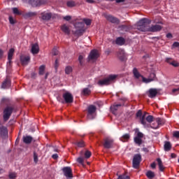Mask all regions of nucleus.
<instances>
[{"label": "nucleus", "instance_id": "f257e3e1", "mask_svg": "<svg viewBox=\"0 0 179 179\" xmlns=\"http://www.w3.org/2000/svg\"><path fill=\"white\" fill-rule=\"evenodd\" d=\"M148 24H150V21H149L147 18H142L138 21L137 29L142 32H147L149 28Z\"/></svg>", "mask_w": 179, "mask_h": 179}, {"label": "nucleus", "instance_id": "f03ea898", "mask_svg": "<svg viewBox=\"0 0 179 179\" xmlns=\"http://www.w3.org/2000/svg\"><path fill=\"white\" fill-rule=\"evenodd\" d=\"M116 75H109L103 79L99 80L97 82V85L99 86L109 85L113 82H114L116 80Z\"/></svg>", "mask_w": 179, "mask_h": 179}, {"label": "nucleus", "instance_id": "7ed1b4c3", "mask_svg": "<svg viewBox=\"0 0 179 179\" xmlns=\"http://www.w3.org/2000/svg\"><path fill=\"white\" fill-rule=\"evenodd\" d=\"M15 110V106L14 104H10L7 106L3 110V120L7 122L10 116L12 115L13 111Z\"/></svg>", "mask_w": 179, "mask_h": 179}, {"label": "nucleus", "instance_id": "20e7f679", "mask_svg": "<svg viewBox=\"0 0 179 179\" xmlns=\"http://www.w3.org/2000/svg\"><path fill=\"white\" fill-rule=\"evenodd\" d=\"M141 159H142V157L141 154H135V155H134V158L132 161L133 168H134L135 169H138L141 164Z\"/></svg>", "mask_w": 179, "mask_h": 179}, {"label": "nucleus", "instance_id": "39448f33", "mask_svg": "<svg viewBox=\"0 0 179 179\" xmlns=\"http://www.w3.org/2000/svg\"><path fill=\"white\" fill-rule=\"evenodd\" d=\"M96 111V107L94 105H90L87 107V119L94 120L95 113Z\"/></svg>", "mask_w": 179, "mask_h": 179}, {"label": "nucleus", "instance_id": "423d86ee", "mask_svg": "<svg viewBox=\"0 0 179 179\" xmlns=\"http://www.w3.org/2000/svg\"><path fill=\"white\" fill-rule=\"evenodd\" d=\"M127 101V99H121L120 102L115 103L113 106H110V110L112 112L117 111L120 107L124 106L125 105V102Z\"/></svg>", "mask_w": 179, "mask_h": 179}, {"label": "nucleus", "instance_id": "0eeeda50", "mask_svg": "<svg viewBox=\"0 0 179 179\" xmlns=\"http://www.w3.org/2000/svg\"><path fill=\"white\" fill-rule=\"evenodd\" d=\"M99 57V54L97 50H92L87 57L88 61H96Z\"/></svg>", "mask_w": 179, "mask_h": 179}, {"label": "nucleus", "instance_id": "6e6552de", "mask_svg": "<svg viewBox=\"0 0 179 179\" xmlns=\"http://www.w3.org/2000/svg\"><path fill=\"white\" fill-rule=\"evenodd\" d=\"M62 97L66 103H72L73 102V96L72 94L69 92L63 93Z\"/></svg>", "mask_w": 179, "mask_h": 179}, {"label": "nucleus", "instance_id": "1a4fd4ad", "mask_svg": "<svg viewBox=\"0 0 179 179\" xmlns=\"http://www.w3.org/2000/svg\"><path fill=\"white\" fill-rule=\"evenodd\" d=\"M163 29V27L159 24H152L151 26H149L147 30V32H159L161 31Z\"/></svg>", "mask_w": 179, "mask_h": 179}, {"label": "nucleus", "instance_id": "9d476101", "mask_svg": "<svg viewBox=\"0 0 179 179\" xmlns=\"http://www.w3.org/2000/svg\"><path fill=\"white\" fill-rule=\"evenodd\" d=\"M104 17L106 19L107 21L110 22L112 24H119L120 20L110 14H105Z\"/></svg>", "mask_w": 179, "mask_h": 179}, {"label": "nucleus", "instance_id": "9b49d317", "mask_svg": "<svg viewBox=\"0 0 179 179\" xmlns=\"http://www.w3.org/2000/svg\"><path fill=\"white\" fill-rule=\"evenodd\" d=\"M38 13L36 11H28L22 13V17L25 20H31L32 18L36 17Z\"/></svg>", "mask_w": 179, "mask_h": 179}, {"label": "nucleus", "instance_id": "f8f14e48", "mask_svg": "<svg viewBox=\"0 0 179 179\" xmlns=\"http://www.w3.org/2000/svg\"><path fill=\"white\" fill-rule=\"evenodd\" d=\"M47 3V0H32L31 6L34 8L40 7Z\"/></svg>", "mask_w": 179, "mask_h": 179}, {"label": "nucleus", "instance_id": "ddd939ff", "mask_svg": "<svg viewBox=\"0 0 179 179\" xmlns=\"http://www.w3.org/2000/svg\"><path fill=\"white\" fill-rule=\"evenodd\" d=\"M156 126L155 124H150V128L152 129H157L159 128L160 125H164L165 124V120L164 119H161V117H157L156 119Z\"/></svg>", "mask_w": 179, "mask_h": 179}, {"label": "nucleus", "instance_id": "4468645a", "mask_svg": "<svg viewBox=\"0 0 179 179\" xmlns=\"http://www.w3.org/2000/svg\"><path fill=\"white\" fill-rule=\"evenodd\" d=\"M148 96L150 99L155 98L158 94V90L157 88H150L146 92Z\"/></svg>", "mask_w": 179, "mask_h": 179}, {"label": "nucleus", "instance_id": "2eb2a0df", "mask_svg": "<svg viewBox=\"0 0 179 179\" xmlns=\"http://www.w3.org/2000/svg\"><path fill=\"white\" fill-rule=\"evenodd\" d=\"M147 115H148V112H144L142 115L141 117L140 118V122L143 126L144 128H150L151 124H148L145 120L147 117Z\"/></svg>", "mask_w": 179, "mask_h": 179}, {"label": "nucleus", "instance_id": "dca6fc26", "mask_svg": "<svg viewBox=\"0 0 179 179\" xmlns=\"http://www.w3.org/2000/svg\"><path fill=\"white\" fill-rule=\"evenodd\" d=\"M62 171H63L64 176L66 178H73V173L71 167H64L62 169Z\"/></svg>", "mask_w": 179, "mask_h": 179}, {"label": "nucleus", "instance_id": "f3484780", "mask_svg": "<svg viewBox=\"0 0 179 179\" xmlns=\"http://www.w3.org/2000/svg\"><path fill=\"white\" fill-rule=\"evenodd\" d=\"M30 59V56L21 55V57H20V62H21V65L24 66L29 64Z\"/></svg>", "mask_w": 179, "mask_h": 179}, {"label": "nucleus", "instance_id": "a211bd4d", "mask_svg": "<svg viewBox=\"0 0 179 179\" xmlns=\"http://www.w3.org/2000/svg\"><path fill=\"white\" fill-rule=\"evenodd\" d=\"M103 145L106 149L112 148L113 146V140L112 138H105Z\"/></svg>", "mask_w": 179, "mask_h": 179}, {"label": "nucleus", "instance_id": "6ab92c4d", "mask_svg": "<svg viewBox=\"0 0 179 179\" xmlns=\"http://www.w3.org/2000/svg\"><path fill=\"white\" fill-rule=\"evenodd\" d=\"M117 57L121 62H125L127 60V57H126L124 50H123V49L118 50Z\"/></svg>", "mask_w": 179, "mask_h": 179}, {"label": "nucleus", "instance_id": "aec40b11", "mask_svg": "<svg viewBox=\"0 0 179 179\" xmlns=\"http://www.w3.org/2000/svg\"><path fill=\"white\" fill-rule=\"evenodd\" d=\"M11 85V81H10V79L7 77L6 78V80L2 83V85H1V88L2 89H8Z\"/></svg>", "mask_w": 179, "mask_h": 179}, {"label": "nucleus", "instance_id": "412c9836", "mask_svg": "<svg viewBox=\"0 0 179 179\" xmlns=\"http://www.w3.org/2000/svg\"><path fill=\"white\" fill-rule=\"evenodd\" d=\"M41 16H42L43 20L49 21L52 18V15L51 13L43 12L41 13Z\"/></svg>", "mask_w": 179, "mask_h": 179}, {"label": "nucleus", "instance_id": "4be33fe9", "mask_svg": "<svg viewBox=\"0 0 179 179\" xmlns=\"http://www.w3.org/2000/svg\"><path fill=\"white\" fill-rule=\"evenodd\" d=\"M33 141L31 136H22V142L27 145H29Z\"/></svg>", "mask_w": 179, "mask_h": 179}, {"label": "nucleus", "instance_id": "5701e85b", "mask_svg": "<svg viewBox=\"0 0 179 179\" xmlns=\"http://www.w3.org/2000/svg\"><path fill=\"white\" fill-rule=\"evenodd\" d=\"M31 52H32L33 55H37L39 52V46L38 43L32 44Z\"/></svg>", "mask_w": 179, "mask_h": 179}, {"label": "nucleus", "instance_id": "b1692460", "mask_svg": "<svg viewBox=\"0 0 179 179\" xmlns=\"http://www.w3.org/2000/svg\"><path fill=\"white\" fill-rule=\"evenodd\" d=\"M61 30L62 32H64L66 35H70L71 30L66 24H64L61 26Z\"/></svg>", "mask_w": 179, "mask_h": 179}, {"label": "nucleus", "instance_id": "393cba45", "mask_svg": "<svg viewBox=\"0 0 179 179\" xmlns=\"http://www.w3.org/2000/svg\"><path fill=\"white\" fill-rule=\"evenodd\" d=\"M85 32L83 29H76L75 31H72V33L76 36H82Z\"/></svg>", "mask_w": 179, "mask_h": 179}, {"label": "nucleus", "instance_id": "a878e982", "mask_svg": "<svg viewBox=\"0 0 179 179\" xmlns=\"http://www.w3.org/2000/svg\"><path fill=\"white\" fill-rule=\"evenodd\" d=\"M74 28L76 29H83L85 27L84 22H76L73 24Z\"/></svg>", "mask_w": 179, "mask_h": 179}, {"label": "nucleus", "instance_id": "bb28decb", "mask_svg": "<svg viewBox=\"0 0 179 179\" xmlns=\"http://www.w3.org/2000/svg\"><path fill=\"white\" fill-rule=\"evenodd\" d=\"M133 74H134V78L136 79H139L140 78H143V76H142L140 73V72L136 67L133 69Z\"/></svg>", "mask_w": 179, "mask_h": 179}, {"label": "nucleus", "instance_id": "cd10ccee", "mask_svg": "<svg viewBox=\"0 0 179 179\" xmlns=\"http://www.w3.org/2000/svg\"><path fill=\"white\" fill-rule=\"evenodd\" d=\"M115 43L120 46L124 45L125 43V39L123 37H117L115 40Z\"/></svg>", "mask_w": 179, "mask_h": 179}, {"label": "nucleus", "instance_id": "c85d7f7f", "mask_svg": "<svg viewBox=\"0 0 179 179\" xmlns=\"http://www.w3.org/2000/svg\"><path fill=\"white\" fill-rule=\"evenodd\" d=\"M0 134L2 136H6L8 135V129L5 126L0 127Z\"/></svg>", "mask_w": 179, "mask_h": 179}, {"label": "nucleus", "instance_id": "c756f323", "mask_svg": "<svg viewBox=\"0 0 179 179\" xmlns=\"http://www.w3.org/2000/svg\"><path fill=\"white\" fill-rule=\"evenodd\" d=\"M91 93H92V91L88 87L83 88L82 92H81V94L83 95V96H89V95L91 94Z\"/></svg>", "mask_w": 179, "mask_h": 179}, {"label": "nucleus", "instance_id": "7c9ffc66", "mask_svg": "<svg viewBox=\"0 0 179 179\" xmlns=\"http://www.w3.org/2000/svg\"><path fill=\"white\" fill-rule=\"evenodd\" d=\"M164 150L166 152L170 151L171 150L172 145L170 141H165L164 145Z\"/></svg>", "mask_w": 179, "mask_h": 179}, {"label": "nucleus", "instance_id": "2f4dec72", "mask_svg": "<svg viewBox=\"0 0 179 179\" xmlns=\"http://www.w3.org/2000/svg\"><path fill=\"white\" fill-rule=\"evenodd\" d=\"M157 162L158 164L159 169L160 171L163 172L165 169V167L163 165V162L160 158L157 159Z\"/></svg>", "mask_w": 179, "mask_h": 179}, {"label": "nucleus", "instance_id": "473e14b6", "mask_svg": "<svg viewBox=\"0 0 179 179\" xmlns=\"http://www.w3.org/2000/svg\"><path fill=\"white\" fill-rule=\"evenodd\" d=\"M145 120L148 124H151L154 121V116L148 115V116H146Z\"/></svg>", "mask_w": 179, "mask_h": 179}, {"label": "nucleus", "instance_id": "72a5a7b5", "mask_svg": "<svg viewBox=\"0 0 179 179\" xmlns=\"http://www.w3.org/2000/svg\"><path fill=\"white\" fill-rule=\"evenodd\" d=\"M66 6H67L68 8H74V7L76 6V3L75 1H72V0H71V1H66Z\"/></svg>", "mask_w": 179, "mask_h": 179}, {"label": "nucleus", "instance_id": "f704fd0d", "mask_svg": "<svg viewBox=\"0 0 179 179\" xmlns=\"http://www.w3.org/2000/svg\"><path fill=\"white\" fill-rule=\"evenodd\" d=\"M15 52V49L14 48H10L8 50V59L10 60L13 59V55Z\"/></svg>", "mask_w": 179, "mask_h": 179}, {"label": "nucleus", "instance_id": "c9c22d12", "mask_svg": "<svg viewBox=\"0 0 179 179\" xmlns=\"http://www.w3.org/2000/svg\"><path fill=\"white\" fill-rule=\"evenodd\" d=\"M74 144L78 148L85 147V141H83V140H80V141H76V143H74Z\"/></svg>", "mask_w": 179, "mask_h": 179}, {"label": "nucleus", "instance_id": "e433bc0d", "mask_svg": "<svg viewBox=\"0 0 179 179\" xmlns=\"http://www.w3.org/2000/svg\"><path fill=\"white\" fill-rule=\"evenodd\" d=\"M145 175L149 179H153L155 177V173L151 171H148Z\"/></svg>", "mask_w": 179, "mask_h": 179}, {"label": "nucleus", "instance_id": "4c0bfd02", "mask_svg": "<svg viewBox=\"0 0 179 179\" xmlns=\"http://www.w3.org/2000/svg\"><path fill=\"white\" fill-rule=\"evenodd\" d=\"M45 70V65H41L39 66V75L43 76Z\"/></svg>", "mask_w": 179, "mask_h": 179}, {"label": "nucleus", "instance_id": "58836bf2", "mask_svg": "<svg viewBox=\"0 0 179 179\" xmlns=\"http://www.w3.org/2000/svg\"><path fill=\"white\" fill-rule=\"evenodd\" d=\"M13 13L16 15H22L23 13L17 8H13Z\"/></svg>", "mask_w": 179, "mask_h": 179}, {"label": "nucleus", "instance_id": "ea45409f", "mask_svg": "<svg viewBox=\"0 0 179 179\" xmlns=\"http://www.w3.org/2000/svg\"><path fill=\"white\" fill-rule=\"evenodd\" d=\"M134 143L138 145H141L143 143V140L139 137H134Z\"/></svg>", "mask_w": 179, "mask_h": 179}, {"label": "nucleus", "instance_id": "a19ab883", "mask_svg": "<svg viewBox=\"0 0 179 179\" xmlns=\"http://www.w3.org/2000/svg\"><path fill=\"white\" fill-rule=\"evenodd\" d=\"M72 71H73V69H72V67H71V66H66V68H65V73H66V75L71 74V73L72 72Z\"/></svg>", "mask_w": 179, "mask_h": 179}, {"label": "nucleus", "instance_id": "79ce46f5", "mask_svg": "<svg viewBox=\"0 0 179 179\" xmlns=\"http://www.w3.org/2000/svg\"><path fill=\"white\" fill-rule=\"evenodd\" d=\"M84 156L85 159H90L92 156L91 151H89V150H86V151L84 153Z\"/></svg>", "mask_w": 179, "mask_h": 179}, {"label": "nucleus", "instance_id": "37998d69", "mask_svg": "<svg viewBox=\"0 0 179 179\" xmlns=\"http://www.w3.org/2000/svg\"><path fill=\"white\" fill-rule=\"evenodd\" d=\"M142 80L145 83H150L153 81V79L150 78H146L144 76H142Z\"/></svg>", "mask_w": 179, "mask_h": 179}, {"label": "nucleus", "instance_id": "c03bdc74", "mask_svg": "<svg viewBox=\"0 0 179 179\" xmlns=\"http://www.w3.org/2000/svg\"><path fill=\"white\" fill-rule=\"evenodd\" d=\"M83 59H84L83 55H80L78 56V62H79V64H80V66H83V64H84Z\"/></svg>", "mask_w": 179, "mask_h": 179}, {"label": "nucleus", "instance_id": "a18cd8bd", "mask_svg": "<svg viewBox=\"0 0 179 179\" xmlns=\"http://www.w3.org/2000/svg\"><path fill=\"white\" fill-rule=\"evenodd\" d=\"M52 55H53V56H57L59 55V50L56 47L53 48V50H52Z\"/></svg>", "mask_w": 179, "mask_h": 179}, {"label": "nucleus", "instance_id": "49530a36", "mask_svg": "<svg viewBox=\"0 0 179 179\" xmlns=\"http://www.w3.org/2000/svg\"><path fill=\"white\" fill-rule=\"evenodd\" d=\"M83 23L87 26H90L92 24V20L90 19H83Z\"/></svg>", "mask_w": 179, "mask_h": 179}, {"label": "nucleus", "instance_id": "de8ad7c7", "mask_svg": "<svg viewBox=\"0 0 179 179\" xmlns=\"http://www.w3.org/2000/svg\"><path fill=\"white\" fill-rule=\"evenodd\" d=\"M150 79H152V81H155L156 79V73H150L148 77Z\"/></svg>", "mask_w": 179, "mask_h": 179}, {"label": "nucleus", "instance_id": "09e8293b", "mask_svg": "<svg viewBox=\"0 0 179 179\" xmlns=\"http://www.w3.org/2000/svg\"><path fill=\"white\" fill-rule=\"evenodd\" d=\"M117 179H130V177L127 175L123 174L118 176Z\"/></svg>", "mask_w": 179, "mask_h": 179}, {"label": "nucleus", "instance_id": "8fccbe9b", "mask_svg": "<svg viewBox=\"0 0 179 179\" xmlns=\"http://www.w3.org/2000/svg\"><path fill=\"white\" fill-rule=\"evenodd\" d=\"M171 66H173V67L175 68H178L179 67V62H176V60H173L172 62H171Z\"/></svg>", "mask_w": 179, "mask_h": 179}, {"label": "nucleus", "instance_id": "3c124183", "mask_svg": "<svg viewBox=\"0 0 179 179\" xmlns=\"http://www.w3.org/2000/svg\"><path fill=\"white\" fill-rule=\"evenodd\" d=\"M136 117H139L140 119L143 117V112L141 110H138V112H136Z\"/></svg>", "mask_w": 179, "mask_h": 179}, {"label": "nucleus", "instance_id": "603ef678", "mask_svg": "<svg viewBox=\"0 0 179 179\" xmlns=\"http://www.w3.org/2000/svg\"><path fill=\"white\" fill-rule=\"evenodd\" d=\"M173 60H174V59H173V58H171V57H166V58L165 59V62H166V63L169 64L170 65L171 64V63L173 62Z\"/></svg>", "mask_w": 179, "mask_h": 179}, {"label": "nucleus", "instance_id": "864d4df0", "mask_svg": "<svg viewBox=\"0 0 179 179\" xmlns=\"http://www.w3.org/2000/svg\"><path fill=\"white\" fill-rule=\"evenodd\" d=\"M121 138L123 139L124 141H127L130 138V135L128 134H124Z\"/></svg>", "mask_w": 179, "mask_h": 179}, {"label": "nucleus", "instance_id": "5fc2aeb1", "mask_svg": "<svg viewBox=\"0 0 179 179\" xmlns=\"http://www.w3.org/2000/svg\"><path fill=\"white\" fill-rule=\"evenodd\" d=\"M59 62L58 59H56L55 61V69L57 70V69L59 68Z\"/></svg>", "mask_w": 179, "mask_h": 179}, {"label": "nucleus", "instance_id": "6e6d98bb", "mask_svg": "<svg viewBox=\"0 0 179 179\" xmlns=\"http://www.w3.org/2000/svg\"><path fill=\"white\" fill-rule=\"evenodd\" d=\"M38 162V155L36 152H34V162H35V164H37Z\"/></svg>", "mask_w": 179, "mask_h": 179}, {"label": "nucleus", "instance_id": "4d7b16f0", "mask_svg": "<svg viewBox=\"0 0 179 179\" xmlns=\"http://www.w3.org/2000/svg\"><path fill=\"white\" fill-rule=\"evenodd\" d=\"M17 177V175L15 173H10V175H8V178H10V179H15Z\"/></svg>", "mask_w": 179, "mask_h": 179}, {"label": "nucleus", "instance_id": "13d9d810", "mask_svg": "<svg viewBox=\"0 0 179 179\" xmlns=\"http://www.w3.org/2000/svg\"><path fill=\"white\" fill-rule=\"evenodd\" d=\"M8 21L11 24H15V20L13 19L12 16L8 17Z\"/></svg>", "mask_w": 179, "mask_h": 179}, {"label": "nucleus", "instance_id": "bf43d9fd", "mask_svg": "<svg viewBox=\"0 0 179 179\" xmlns=\"http://www.w3.org/2000/svg\"><path fill=\"white\" fill-rule=\"evenodd\" d=\"M77 162L79 163L80 164H84V159L82 157H79L76 159Z\"/></svg>", "mask_w": 179, "mask_h": 179}, {"label": "nucleus", "instance_id": "052dcab7", "mask_svg": "<svg viewBox=\"0 0 179 179\" xmlns=\"http://www.w3.org/2000/svg\"><path fill=\"white\" fill-rule=\"evenodd\" d=\"M63 19L66 21V22H69L70 20H71V16L70 15H66V16H64L63 17Z\"/></svg>", "mask_w": 179, "mask_h": 179}, {"label": "nucleus", "instance_id": "680f3d73", "mask_svg": "<svg viewBox=\"0 0 179 179\" xmlns=\"http://www.w3.org/2000/svg\"><path fill=\"white\" fill-rule=\"evenodd\" d=\"M143 136L144 135L143 133H141V131H138L136 138H139L141 139V138H143Z\"/></svg>", "mask_w": 179, "mask_h": 179}, {"label": "nucleus", "instance_id": "e2e57ef3", "mask_svg": "<svg viewBox=\"0 0 179 179\" xmlns=\"http://www.w3.org/2000/svg\"><path fill=\"white\" fill-rule=\"evenodd\" d=\"M57 100L62 103H64V100L60 96L57 97Z\"/></svg>", "mask_w": 179, "mask_h": 179}, {"label": "nucleus", "instance_id": "0e129e2a", "mask_svg": "<svg viewBox=\"0 0 179 179\" xmlns=\"http://www.w3.org/2000/svg\"><path fill=\"white\" fill-rule=\"evenodd\" d=\"M173 137L179 138V131H173Z\"/></svg>", "mask_w": 179, "mask_h": 179}, {"label": "nucleus", "instance_id": "69168bd1", "mask_svg": "<svg viewBox=\"0 0 179 179\" xmlns=\"http://www.w3.org/2000/svg\"><path fill=\"white\" fill-rule=\"evenodd\" d=\"M3 53L4 51L0 48V59H1L3 57Z\"/></svg>", "mask_w": 179, "mask_h": 179}, {"label": "nucleus", "instance_id": "338daca9", "mask_svg": "<svg viewBox=\"0 0 179 179\" xmlns=\"http://www.w3.org/2000/svg\"><path fill=\"white\" fill-rule=\"evenodd\" d=\"M173 48H179V42H174L173 43Z\"/></svg>", "mask_w": 179, "mask_h": 179}, {"label": "nucleus", "instance_id": "774afa93", "mask_svg": "<svg viewBox=\"0 0 179 179\" xmlns=\"http://www.w3.org/2000/svg\"><path fill=\"white\" fill-rule=\"evenodd\" d=\"M58 157H59L58 154H53L52 155V158H53V159H57Z\"/></svg>", "mask_w": 179, "mask_h": 179}]
</instances>
